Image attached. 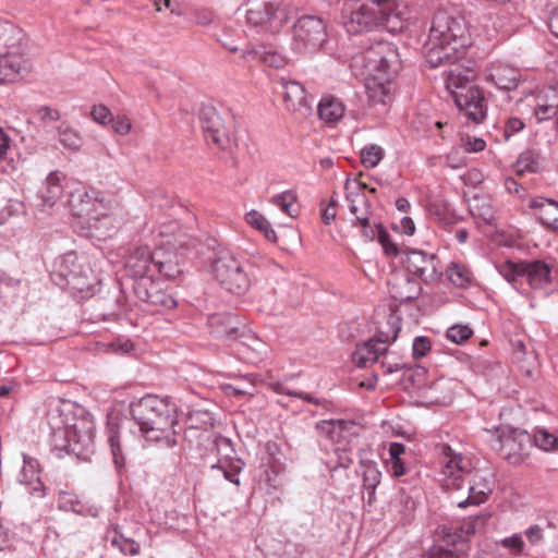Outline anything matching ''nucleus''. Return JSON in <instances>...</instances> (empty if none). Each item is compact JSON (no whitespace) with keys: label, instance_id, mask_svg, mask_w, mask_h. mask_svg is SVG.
<instances>
[{"label":"nucleus","instance_id":"1","mask_svg":"<svg viewBox=\"0 0 558 558\" xmlns=\"http://www.w3.org/2000/svg\"><path fill=\"white\" fill-rule=\"evenodd\" d=\"M47 424L50 429L51 450L61 457L73 453L86 460L94 450L95 424L89 415L75 414L70 404L49 409Z\"/></svg>","mask_w":558,"mask_h":558},{"label":"nucleus","instance_id":"2","mask_svg":"<svg viewBox=\"0 0 558 558\" xmlns=\"http://www.w3.org/2000/svg\"><path fill=\"white\" fill-rule=\"evenodd\" d=\"M71 215L86 236L105 240L119 228V204L96 189L80 187L69 196Z\"/></svg>","mask_w":558,"mask_h":558},{"label":"nucleus","instance_id":"3","mask_svg":"<svg viewBox=\"0 0 558 558\" xmlns=\"http://www.w3.org/2000/svg\"><path fill=\"white\" fill-rule=\"evenodd\" d=\"M363 66L365 93L371 105L387 106L392 100V81L398 72V53L393 46L378 41L354 58Z\"/></svg>","mask_w":558,"mask_h":558},{"label":"nucleus","instance_id":"4","mask_svg":"<svg viewBox=\"0 0 558 558\" xmlns=\"http://www.w3.org/2000/svg\"><path fill=\"white\" fill-rule=\"evenodd\" d=\"M471 45L470 33L462 17L445 11L435 13L423 53L432 68L451 63Z\"/></svg>","mask_w":558,"mask_h":558},{"label":"nucleus","instance_id":"5","mask_svg":"<svg viewBox=\"0 0 558 558\" xmlns=\"http://www.w3.org/2000/svg\"><path fill=\"white\" fill-rule=\"evenodd\" d=\"M130 413L146 441L166 448L177 445L178 408L169 398L145 396L131 403Z\"/></svg>","mask_w":558,"mask_h":558},{"label":"nucleus","instance_id":"6","mask_svg":"<svg viewBox=\"0 0 558 558\" xmlns=\"http://www.w3.org/2000/svg\"><path fill=\"white\" fill-rule=\"evenodd\" d=\"M26 36L15 24L0 19V83L12 82L27 71L22 52Z\"/></svg>","mask_w":558,"mask_h":558},{"label":"nucleus","instance_id":"7","mask_svg":"<svg viewBox=\"0 0 558 558\" xmlns=\"http://www.w3.org/2000/svg\"><path fill=\"white\" fill-rule=\"evenodd\" d=\"M210 271L219 286L230 293L242 295L251 287V278L244 262L229 250L217 252Z\"/></svg>","mask_w":558,"mask_h":558},{"label":"nucleus","instance_id":"8","mask_svg":"<svg viewBox=\"0 0 558 558\" xmlns=\"http://www.w3.org/2000/svg\"><path fill=\"white\" fill-rule=\"evenodd\" d=\"M326 22L316 15L299 17L292 27L291 49L296 54H312L327 41Z\"/></svg>","mask_w":558,"mask_h":558},{"label":"nucleus","instance_id":"9","mask_svg":"<svg viewBox=\"0 0 558 558\" xmlns=\"http://www.w3.org/2000/svg\"><path fill=\"white\" fill-rule=\"evenodd\" d=\"M290 19L289 7L281 0L255 2L246 11L247 23L263 33H279Z\"/></svg>","mask_w":558,"mask_h":558},{"label":"nucleus","instance_id":"10","mask_svg":"<svg viewBox=\"0 0 558 558\" xmlns=\"http://www.w3.org/2000/svg\"><path fill=\"white\" fill-rule=\"evenodd\" d=\"M497 270L509 283L517 288V283L526 281L532 289H542L551 280L550 267L541 260L513 263L504 262Z\"/></svg>","mask_w":558,"mask_h":558},{"label":"nucleus","instance_id":"11","mask_svg":"<svg viewBox=\"0 0 558 558\" xmlns=\"http://www.w3.org/2000/svg\"><path fill=\"white\" fill-rule=\"evenodd\" d=\"M388 325L391 328V332H383L374 336L372 339L357 344L355 351L352 353V361L357 367H367L378 361V357L386 353L388 344L395 341L401 329L399 318L390 316Z\"/></svg>","mask_w":558,"mask_h":558},{"label":"nucleus","instance_id":"12","mask_svg":"<svg viewBox=\"0 0 558 558\" xmlns=\"http://www.w3.org/2000/svg\"><path fill=\"white\" fill-rule=\"evenodd\" d=\"M383 2L367 0L343 11V26L350 35H360L380 27V5Z\"/></svg>","mask_w":558,"mask_h":558},{"label":"nucleus","instance_id":"13","mask_svg":"<svg viewBox=\"0 0 558 558\" xmlns=\"http://www.w3.org/2000/svg\"><path fill=\"white\" fill-rule=\"evenodd\" d=\"M364 190L365 185L356 180L347 179L344 183L348 208L362 227L364 236L372 241L375 231L371 226V204Z\"/></svg>","mask_w":558,"mask_h":558},{"label":"nucleus","instance_id":"14","mask_svg":"<svg viewBox=\"0 0 558 558\" xmlns=\"http://www.w3.org/2000/svg\"><path fill=\"white\" fill-rule=\"evenodd\" d=\"M441 483L447 490H459L465 476L472 473V462L468 457L457 453L448 445L442 446Z\"/></svg>","mask_w":558,"mask_h":558},{"label":"nucleus","instance_id":"15","mask_svg":"<svg viewBox=\"0 0 558 558\" xmlns=\"http://www.w3.org/2000/svg\"><path fill=\"white\" fill-rule=\"evenodd\" d=\"M522 100L531 108L538 122L548 120L558 112V88L542 86L536 88L522 87Z\"/></svg>","mask_w":558,"mask_h":558},{"label":"nucleus","instance_id":"16","mask_svg":"<svg viewBox=\"0 0 558 558\" xmlns=\"http://www.w3.org/2000/svg\"><path fill=\"white\" fill-rule=\"evenodd\" d=\"M402 263L410 275L418 277L425 283L440 280L442 271L440 262L435 254H428L421 250H408Z\"/></svg>","mask_w":558,"mask_h":558},{"label":"nucleus","instance_id":"17","mask_svg":"<svg viewBox=\"0 0 558 558\" xmlns=\"http://www.w3.org/2000/svg\"><path fill=\"white\" fill-rule=\"evenodd\" d=\"M226 119L230 122V114L226 113L223 117L214 107L203 108L199 114L201 126L205 138L207 142H211L222 149H225L230 142L229 126L226 123Z\"/></svg>","mask_w":558,"mask_h":558},{"label":"nucleus","instance_id":"18","mask_svg":"<svg viewBox=\"0 0 558 558\" xmlns=\"http://www.w3.org/2000/svg\"><path fill=\"white\" fill-rule=\"evenodd\" d=\"M215 446L219 460L211 469L220 471L228 482L240 485L239 473L243 470L244 462L236 457L231 440L223 436H217Z\"/></svg>","mask_w":558,"mask_h":558},{"label":"nucleus","instance_id":"19","mask_svg":"<svg viewBox=\"0 0 558 558\" xmlns=\"http://www.w3.org/2000/svg\"><path fill=\"white\" fill-rule=\"evenodd\" d=\"M457 108L464 117L475 123L484 120L486 114L485 99L482 90L473 85L456 92L452 98Z\"/></svg>","mask_w":558,"mask_h":558},{"label":"nucleus","instance_id":"20","mask_svg":"<svg viewBox=\"0 0 558 558\" xmlns=\"http://www.w3.org/2000/svg\"><path fill=\"white\" fill-rule=\"evenodd\" d=\"M500 456L511 463H519L529 454L532 446V436L522 429H512L508 434L499 436Z\"/></svg>","mask_w":558,"mask_h":558},{"label":"nucleus","instance_id":"21","mask_svg":"<svg viewBox=\"0 0 558 558\" xmlns=\"http://www.w3.org/2000/svg\"><path fill=\"white\" fill-rule=\"evenodd\" d=\"M133 289L136 296L151 305L155 311L171 310L177 306V300L165 292L153 279L135 281Z\"/></svg>","mask_w":558,"mask_h":558},{"label":"nucleus","instance_id":"22","mask_svg":"<svg viewBox=\"0 0 558 558\" xmlns=\"http://www.w3.org/2000/svg\"><path fill=\"white\" fill-rule=\"evenodd\" d=\"M282 97L288 111L296 118H305L312 112L311 100L304 87L295 81H280Z\"/></svg>","mask_w":558,"mask_h":558},{"label":"nucleus","instance_id":"23","mask_svg":"<svg viewBox=\"0 0 558 558\" xmlns=\"http://www.w3.org/2000/svg\"><path fill=\"white\" fill-rule=\"evenodd\" d=\"M124 268L128 276L136 279V281L153 279L154 254L146 246L137 247L126 256Z\"/></svg>","mask_w":558,"mask_h":558},{"label":"nucleus","instance_id":"24","mask_svg":"<svg viewBox=\"0 0 558 558\" xmlns=\"http://www.w3.org/2000/svg\"><path fill=\"white\" fill-rule=\"evenodd\" d=\"M486 81L497 88L511 90L518 87L520 72L517 68L502 61H493L485 69Z\"/></svg>","mask_w":558,"mask_h":558},{"label":"nucleus","instance_id":"25","mask_svg":"<svg viewBox=\"0 0 558 558\" xmlns=\"http://www.w3.org/2000/svg\"><path fill=\"white\" fill-rule=\"evenodd\" d=\"M388 288L391 298L400 303L417 299L422 291L421 284L412 279L409 272L391 274L388 279Z\"/></svg>","mask_w":558,"mask_h":558},{"label":"nucleus","instance_id":"26","mask_svg":"<svg viewBox=\"0 0 558 558\" xmlns=\"http://www.w3.org/2000/svg\"><path fill=\"white\" fill-rule=\"evenodd\" d=\"M66 175L59 171H51L43 182V185L38 192L41 203L40 207L44 209L52 208L57 202L63 196L64 181Z\"/></svg>","mask_w":558,"mask_h":558},{"label":"nucleus","instance_id":"27","mask_svg":"<svg viewBox=\"0 0 558 558\" xmlns=\"http://www.w3.org/2000/svg\"><path fill=\"white\" fill-rule=\"evenodd\" d=\"M409 11L405 7L392 5L391 2H384L380 5V27L389 33H400L408 27Z\"/></svg>","mask_w":558,"mask_h":558},{"label":"nucleus","instance_id":"28","mask_svg":"<svg viewBox=\"0 0 558 558\" xmlns=\"http://www.w3.org/2000/svg\"><path fill=\"white\" fill-rule=\"evenodd\" d=\"M182 256L175 251L157 250L154 253V274L175 279L182 274Z\"/></svg>","mask_w":558,"mask_h":558},{"label":"nucleus","instance_id":"29","mask_svg":"<svg viewBox=\"0 0 558 558\" xmlns=\"http://www.w3.org/2000/svg\"><path fill=\"white\" fill-rule=\"evenodd\" d=\"M23 468L19 474V482L26 486L31 494L45 496V486L40 478V468L36 459L23 454Z\"/></svg>","mask_w":558,"mask_h":558},{"label":"nucleus","instance_id":"30","mask_svg":"<svg viewBox=\"0 0 558 558\" xmlns=\"http://www.w3.org/2000/svg\"><path fill=\"white\" fill-rule=\"evenodd\" d=\"M469 495L466 499L457 502L459 508L466 506H478L485 502L492 493L490 483L478 473H475L470 480Z\"/></svg>","mask_w":558,"mask_h":558},{"label":"nucleus","instance_id":"31","mask_svg":"<svg viewBox=\"0 0 558 558\" xmlns=\"http://www.w3.org/2000/svg\"><path fill=\"white\" fill-rule=\"evenodd\" d=\"M529 207L534 210L533 214L537 221L546 228L551 221L557 220L558 203L553 199L536 196L530 199Z\"/></svg>","mask_w":558,"mask_h":558},{"label":"nucleus","instance_id":"32","mask_svg":"<svg viewBox=\"0 0 558 558\" xmlns=\"http://www.w3.org/2000/svg\"><path fill=\"white\" fill-rule=\"evenodd\" d=\"M317 111L320 120L329 125H335L343 118L345 106L339 98L326 96L320 99Z\"/></svg>","mask_w":558,"mask_h":558},{"label":"nucleus","instance_id":"33","mask_svg":"<svg viewBox=\"0 0 558 558\" xmlns=\"http://www.w3.org/2000/svg\"><path fill=\"white\" fill-rule=\"evenodd\" d=\"M360 468L363 486L368 493V502L371 504L375 496V489L380 483L381 473L378 470L377 464L372 460L361 459Z\"/></svg>","mask_w":558,"mask_h":558},{"label":"nucleus","instance_id":"34","mask_svg":"<svg viewBox=\"0 0 558 558\" xmlns=\"http://www.w3.org/2000/svg\"><path fill=\"white\" fill-rule=\"evenodd\" d=\"M470 74V71L463 70L459 66L446 72L445 84L452 98L454 97L456 92L473 86Z\"/></svg>","mask_w":558,"mask_h":558},{"label":"nucleus","instance_id":"35","mask_svg":"<svg viewBox=\"0 0 558 558\" xmlns=\"http://www.w3.org/2000/svg\"><path fill=\"white\" fill-rule=\"evenodd\" d=\"M355 426L354 422L347 420H326L316 424V429L331 440L342 437V433L350 432Z\"/></svg>","mask_w":558,"mask_h":558},{"label":"nucleus","instance_id":"36","mask_svg":"<svg viewBox=\"0 0 558 558\" xmlns=\"http://www.w3.org/2000/svg\"><path fill=\"white\" fill-rule=\"evenodd\" d=\"M271 203L290 218H296L300 215L298 195L293 190H287L271 197Z\"/></svg>","mask_w":558,"mask_h":558},{"label":"nucleus","instance_id":"37","mask_svg":"<svg viewBox=\"0 0 558 558\" xmlns=\"http://www.w3.org/2000/svg\"><path fill=\"white\" fill-rule=\"evenodd\" d=\"M59 143L68 150L77 151L83 145L81 133L68 124L58 128Z\"/></svg>","mask_w":558,"mask_h":558},{"label":"nucleus","instance_id":"38","mask_svg":"<svg viewBox=\"0 0 558 558\" xmlns=\"http://www.w3.org/2000/svg\"><path fill=\"white\" fill-rule=\"evenodd\" d=\"M245 220L251 227L260 231L268 241H277V234L272 229L270 222L260 213L256 210H251L250 213L246 214Z\"/></svg>","mask_w":558,"mask_h":558},{"label":"nucleus","instance_id":"39","mask_svg":"<svg viewBox=\"0 0 558 558\" xmlns=\"http://www.w3.org/2000/svg\"><path fill=\"white\" fill-rule=\"evenodd\" d=\"M373 229L375 231V238H377L378 243L381 245L384 253L388 257L396 258L399 255L404 254L380 223H376Z\"/></svg>","mask_w":558,"mask_h":558},{"label":"nucleus","instance_id":"40","mask_svg":"<svg viewBox=\"0 0 558 558\" xmlns=\"http://www.w3.org/2000/svg\"><path fill=\"white\" fill-rule=\"evenodd\" d=\"M108 442L114 466L118 471H121L125 466V457L122 450L120 434L118 429L112 426H110L108 430Z\"/></svg>","mask_w":558,"mask_h":558},{"label":"nucleus","instance_id":"41","mask_svg":"<svg viewBox=\"0 0 558 558\" xmlns=\"http://www.w3.org/2000/svg\"><path fill=\"white\" fill-rule=\"evenodd\" d=\"M385 157V150L377 144H368L361 150V162L366 169L377 167Z\"/></svg>","mask_w":558,"mask_h":558},{"label":"nucleus","instance_id":"42","mask_svg":"<svg viewBox=\"0 0 558 558\" xmlns=\"http://www.w3.org/2000/svg\"><path fill=\"white\" fill-rule=\"evenodd\" d=\"M514 167L519 174L537 172L541 168L539 157L534 151H523L517 159Z\"/></svg>","mask_w":558,"mask_h":558},{"label":"nucleus","instance_id":"43","mask_svg":"<svg viewBox=\"0 0 558 558\" xmlns=\"http://www.w3.org/2000/svg\"><path fill=\"white\" fill-rule=\"evenodd\" d=\"M57 502L60 510L71 511L77 514L85 513V506L74 493L60 492Z\"/></svg>","mask_w":558,"mask_h":558},{"label":"nucleus","instance_id":"44","mask_svg":"<svg viewBox=\"0 0 558 558\" xmlns=\"http://www.w3.org/2000/svg\"><path fill=\"white\" fill-rule=\"evenodd\" d=\"M76 266H77V256L73 252L62 255L57 260L58 271H59L60 276L66 280L71 279V278L72 279L76 278V276L78 275V271L76 270Z\"/></svg>","mask_w":558,"mask_h":558},{"label":"nucleus","instance_id":"45","mask_svg":"<svg viewBox=\"0 0 558 558\" xmlns=\"http://www.w3.org/2000/svg\"><path fill=\"white\" fill-rule=\"evenodd\" d=\"M447 271L449 280L457 287H466L472 280L471 271L462 265L452 264Z\"/></svg>","mask_w":558,"mask_h":558},{"label":"nucleus","instance_id":"46","mask_svg":"<svg viewBox=\"0 0 558 558\" xmlns=\"http://www.w3.org/2000/svg\"><path fill=\"white\" fill-rule=\"evenodd\" d=\"M535 446L544 451H550L556 448L558 439L545 428H536L532 437Z\"/></svg>","mask_w":558,"mask_h":558},{"label":"nucleus","instance_id":"47","mask_svg":"<svg viewBox=\"0 0 558 558\" xmlns=\"http://www.w3.org/2000/svg\"><path fill=\"white\" fill-rule=\"evenodd\" d=\"M260 62L274 69H282L287 65L288 59L272 48H262Z\"/></svg>","mask_w":558,"mask_h":558},{"label":"nucleus","instance_id":"48","mask_svg":"<svg viewBox=\"0 0 558 558\" xmlns=\"http://www.w3.org/2000/svg\"><path fill=\"white\" fill-rule=\"evenodd\" d=\"M242 347L252 351V355H247L245 359L251 362H256L263 359V356L267 353L266 344L256 337H247L246 341H242L240 343Z\"/></svg>","mask_w":558,"mask_h":558},{"label":"nucleus","instance_id":"49","mask_svg":"<svg viewBox=\"0 0 558 558\" xmlns=\"http://www.w3.org/2000/svg\"><path fill=\"white\" fill-rule=\"evenodd\" d=\"M274 389L279 395H287V396H290V397L299 398V399H301V400H303V401H305L307 403H312V404H315V405L326 407V404H327L326 400L316 398L312 393L296 392L294 390L287 389L286 387H283L282 385H279V384L276 385L274 387Z\"/></svg>","mask_w":558,"mask_h":558},{"label":"nucleus","instance_id":"50","mask_svg":"<svg viewBox=\"0 0 558 558\" xmlns=\"http://www.w3.org/2000/svg\"><path fill=\"white\" fill-rule=\"evenodd\" d=\"M439 534L447 546H454L460 542H465L464 534L460 532L457 524L441 526Z\"/></svg>","mask_w":558,"mask_h":558},{"label":"nucleus","instance_id":"51","mask_svg":"<svg viewBox=\"0 0 558 558\" xmlns=\"http://www.w3.org/2000/svg\"><path fill=\"white\" fill-rule=\"evenodd\" d=\"M473 335V330L466 325H453L447 329L446 337L453 343L461 344Z\"/></svg>","mask_w":558,"mask_h":558},{"label":"nucleus","instance_id":"52","mask_svg":"<svg viewBox=\"0 0 558 558\" xmlns=\"http://www.w3.org/2000/svg\"><path fill=\"white\" fill-rule=\"evenodd\" d=\"M90 117L96 123L100 125H107L110 124L111 121H113V116L111 111L105 105L93 106Z\"/></svg>","mask_w":558,"mask_h":558},{"label":"nucleus","instance_id":"53","mask_svg":"<svg viewBox=\"0 0 558 558\" xmlns=\"http://www.w3.org/2000/svg\"><path fill=\"white\" fill-rule=\"evenodd\" d=\"M499 545L508 549L511 554L519 555L524 549V542L520 534L515 533L509 537H505Z\"/></svg>","mask_w":558,"mask_h":558},{"label":"nucleus","instance_id":"54","mask_svg":"<svg viewBox=\"0 0 558 558\" xmlns=\"http://www.w3.org/2000/svg\"><path fill=\"white\" fill-rule=\"evenodd\" d=\"M221 390L229 397L247 396L252 398L255 393V385L254 381H248V388H240L238 385L223 384Z\"/></svg>","mask_w":558,"mask_h":558},{"label":"nucleus","instance_id":"55","mask_svg":"<svg viewBox=\"0 0 558 558\" xmlns=\"http://www.w3.org/2000/svg\"><path fill=\"white\" fill-rule=\"evenodd\" d=\"M335 454L337 456V461L335 464H328L330 471H335L339 468L348 469L353 463V459L345 448L336 447Z\"/></svg>","mask_w":558,"mask_h":558},{"label":"nucleus","instance_id":"56","mask_svg":"<svg viewBox=\"0 0 558 558\" xmlns=\"http://www.w3.org/2000/svg\"><path fill=\"white\" fill-rule=\"evenodd\" d=\"M430 350V340L427 337H416L412 344V354L414 359H421Z\"/></svg>","mask_w":558,"mask_h":558},{"label":"nucleus","instance_id":"57","mask_svg":"<svg viewBox=\"0 0 558 558\" xmlns=\"http://www.w3.org/2000/svg\"><path fill=\"white\" fill-rule=\"evenodd\" d=\"M322 206V219L325 225H330L337 216L338 199L333 196L330 197L328 204Z\"/></svg>","mask_w":558,"mask_h":558},{"label":"nucleus","instance_id":"58","mask_svg":"<svg viewBox=\"0 0 558 558\" xmlns=\"http://www.w3.org/2000/svg\"><path fill=\"white\" fill-rule=\"evenodd\" d=\"M111 544L112 546L118 547L123 554L136 555L140 550V546L135 542L123 539L122 537H114Z\"/></svg>","mask_w":558,"mask_h":558},{"label":"nucleus","instance_id":"59","mask_svg":"<svg viewBox=\"0 0 558 558\" xmlns=\"http://www.w3.org/2000/svg\"><path fill=\"white\" fill-rule=\"evenodd\" d=\"M112 130L119 135H126L131 132L132 123L129 118L124 116H118L111 121Z\"/></svg>","mask_w":558,"mask_h":558},{"label":"nucleus","instance_id":"60","mask_svg":"<svg viewBox=\"0 0 558 558\" xmlns=\"http://www.w3.org/2000/svg\"><path fill=\"white\" fill-rule=\"evenodd\" d=\"M422 558H458V556L452 550L442 548V546H433Z\"/></svg>","mask_w":558,"mask_h":558},{"label":"nucleus","instance_id":"61","mask_svg":"<svg viewBox=\"0 0 558 558\" xmlns=\"http://www.w3.org/2000/svg\"><path fill=\"white\" fill-rule=\"evenodd\" d=\"M463 147L468 153H478L485 149L486 143L482 137H468Z\"/></svg>","mask_w":558,"mask_h":558},{"label":"nucleus","instance_id":"62","mask_svg":"<svg viewBox=\"0 0 558 558\" xmlns=\"http://www.w3.org/2000/svg\"><path fill=\"white\" fill-rule=\"evenodd\" d=\"M194 20L196 24L207 26L213 22L214 14L209 10L198 9L194 11Z\"/></svg>","mask_w":558,"mask_h":558},{"label":"nucleus","instance_id":"63","mask_svg":"<svg viewBox=\"0 0 558 558\" xmlns=\"http://www.w3.org/2000/svg\"><path fill=\"white\" fill-rule=\"evenodd\" d=\"M478 521L480 518H475L469 519L461 524H457L459 526L460 532L464 534L465 541L468 539L469 536L473 535L476 532Z\"/></svg>","mask_w":558,"mask_h":558},{"label":"nucleus","instance_id":"64","mask_svg":"<svg viewBox=\"0 0 558 558\" xmlns=\"http://www.w3.org/2000/svg\"><path fill=\"white\" fill-rule=\"evenodd\" d=\"M523 128H524V123L521 119L510 118L507 121L506 126H505V135H506V137H509V136L513 135L514 133L523 130Z\"/></svg>","mask_w":558,"mask_h":558}]
</instances>
